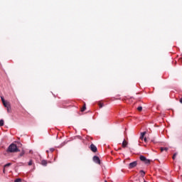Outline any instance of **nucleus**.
<instances>
[{"label":"nucleus","mask_w":182,"mask_h":182,"mask_svg":"<svg viewBox=\"0 0 182 182\" xmlns=\"http://www.w3.org/2000/svg\"><path fill=\"white\" fill-rule=\"evenodd\" d=\"M144 136H146V132H142L140 136L141 140H143L144 139Z\"/></svg>","instance_id":"nucleus-8"},{"label":"nucleus","mask_w":182,"mask_h":182,"mask_svg":"<svg viewBox=\"0 0 182 182\" xmlns=\"http://www.w3.org/2000/svg\"><path fill=\"white\" fill-rule=\"evenodd\" d=\"M17 151H19V149H18V146L15 144H10L7 149L8 153H17Z\"/></svg>","instance_id":"nucleus-1"},{"label":"nucleus","mask_w":182,"mask_h":182,"mask_svg":"<svg viewBox=\"0 0 182 182\" xmlns=\"http://www.w3.org/2000/svg\"><path fill=\"white\" fill-rule=\"evenodd\" d=\"M140 173H141V177H144V176H146V172L144 171L141 170Z\"/></svg>","instance_id":"nucleus-9"},{"label":"nucleus","mask_w":182,"mask_h":182,"mask_svg":"<svg viewBox=\"0 0 182 182\" xmlns=\"http://www.w3.org/2000/svg\"><path fill=\"white\" fill-rule=\"evenodd\" d=\"M50 151H51V153H53V151H55V148H50Z\"/></svg>","instance_id":"nucleus-20"},{"label":"nucleus","mask_w":182,"mask_h":182,"mask_svg":"<svg viewBox=\"0 0 182 182\" xmlns=\"http://www.w3.org/2000/svg\"><path fill=\"white\" fill-rule=\"evenodd\" d=\"M144 141H145V143L147 141V138H144Z\"/></svg>","instance_id":"nucleus-25"},{"label":"nucleus","mask_w":182,"mask_h":182,"mask_svg":"<svg viewBox=\"0 0 182 182\" xmlns=\"http://www.w3.org/2000/svg\"><path fill=\"white\" fill-rule=\"evenodd\" d=\"M0 126H4V119H0Z\"/></svg>","instance_id":"nucleus-13"},{"label":"nucleus","mask_w":182,"mask_h":182,"mask_svg":"<svg viewBox=\"0 0 182 182\" xmlns=\"http://www.w3.org/2000/svg\"><path fill=\"white\" fill-rule=\"evenodd\" d=\"M6 109H7V112H10V108H9V107H7Z\"/></svg>","instance_id":"nucleus-23"},{"label":"nucleus","mask_w":182,"mask_h":182,"mask_svg":"<svg viewBox=\"0 0 182 182\" xmlns=\"http://www.w3.org/2000/svg\"><path fill=\"white\" fill-rule=\"evenodd\" d=\"M3 173H5V169H4Z\"/></svg>","instance_id":"nucleus-26"},{"label":"nucleus","mask_w":182,"mask_h":182,"mask_svg":"<svg viewBox=\"0 0 182 182\" xmlns=\"http://www.w3.org/2000/svg\"><path fill=\"white\" fill-rule=\"evenodd\" d=\"M105 182H107V181H105Z\"/></svg>","instance_id":"nucleus-28"},{"label":"nucleus","mask_w":182,"mask_h":182,"mask_svg":"<svg viewBox=\"0 0 182 182\" xmlns=\"http://www.w3.org/2000/svg\"><path fill=\"white\" fill-rule=\"evenodd\" d=\"M93 161L94 163H96V164H100V158H99L97 156H94Z\"/></svg>","instance_id":"nucleus-4"},{"label":"nucleus","mask_w":182,"mask_h":182,"mask_svg":"<svg viewBox=\"0 0 182 182\" xmlns=\"http://www.w3.org/2000/svg\"><path fill=\"white\" fill-rule=\"evenodd\" d=\"M90 150L91 151H93V153H96V151H97V147H96L95 144H92L90 145Z\"/></svg>","instance_id":"nucleus-5"},{"label":"nucleus","mask_w":182,"mask_h":182,"mask_svg":"<svg viewBox=\"0 0 182 182\" xmlns=\"http://www.w3.org/2000/svg\"><path fill=\"white\" fill-rule=\"evenodd\" d=\"M3 105H4V107H9V106L8 105V102H6V101H5L4 102H3Z\"/></svg>","instance_id":"nucleus-11"},{"label":"nucleus","mask_w":182,"mask_h":182,"mask_svg":"<svg viewBox=\"0 0 182 182\" xmlns=\"http://www.w3.org/2000/svg\"><path fill=\"white\" fill-rule=\"evenodd\" d=\"M21 181H22V179H21V178H16V179L14 181V182H21Z\"/></svg>","instance_id":"nucleus-15"},{"label":"nucleus","mask_w":182,"mask_h":182,"mask_svg":"<svg viewBox=\"0 0 182 182\" xmlns=\"http://www.w3.org/2000/svg\"><path fill=\"white\" fill-rule=\"evenodd\" d=\"M136 166H137V161H134L133 162H131L129 164L128 168H134V167H136Z\"/></svg>","instance_id":"nucleus-3"},{"label":"nucleus","mask_w":182,"mask_h":182,"mask_svg":"<svg viewBox=\"0 0 182 182\" xmlns=\"http://www.w3.org/2000/svg\"><path fill=\"white\" fill-rule=\"evenodd\" d=\"M176 156H177V154H174L173 155V157H172L173 160H176Z\"/></svg>","instance_id":"nucleus-16"},{"label":"nucleus","mask_w":182,"mask_h":182,"mask_svg":"<svg viewBox=\"0 0 182 182\" xmlns=\"http://www.w3.org/2000/svg\"><path fill=\"white\" fill-rule=\"evenodd\" d=\"M41 164L42 166H48V161H46V160H42Z\"/></svg>","instance_id":"nucleus-6"},{"label":"nucleus","mask_w":182,"mask_h":182,"mask_svg":"<svg viewBox=\"0 0 182 182\" xmlns=\"http://www.w3.org/2000/svg\"><path fill=\"white\" fill-rule=\"evenodd\" d=\"M1 99L2 103H4L5 102V99L4 98V97H1Z\"/></svg>","instance_id":"nucleus-18"},{"label":"nucleus","mask_w":182,"mask_h":182,"mask_svg":"<svg viewBox=\"0 0 182 182\" xmlns=\"http://www.w3.org/2000/svg\"><path fill=\"white\" fill-rule=\"evenodd\" d=\"M23 154H25V152H23V151L21 152L20 157H22V156H23Z\"/></svg>","instance_id":"nucleus-21"},{"label":"nucleus","mask_w":182,"mask_h":182,"mask_svg":"<svg viewBox=\"0 0 182 182\" xmlns=\"http://www.w3.org/2000/svg\"><path fill=\"white\" fill-rule=\"evenodd\" d=\"M103 106H104L103 104H102V103L99 104L100 109H102V107H103Z\"/></svg>","instance_id":"nucleus-19"},{"label":"nucleus","mask_w":182,"mask_h":182,"mask_svg":"<svg viewBox=\"0 0 182 182\" xmlns=\"http://www.w3.org/2000/svg\"><path fill=\"white\" fill-rule=\"evenodd\" d=\"M139 159L141 160V161H143L144 164H150V159H147V158H146V156L143 155H141L139 156Z\"/></svg>","instance_id":"nucleus-2"},{"label":"nucleus","mask_w":182,"mask_h":182,"mask_svg":"<svg viewBox=\"0 0 182 182\" xmlns=\"http://www.w3.org/2000/svg\"><path fill=\"white\" fill-rule=\"evenodd\" d=\"M9 166H12V164L11 163H8V164L4 165V167H9Z\"/></svg>","instance_id":"nucleus-12"},{"label":"nucleus","mask_w":182,"mask_h":182,"mask_svg":"<svg viewBox=\"0 0 182 182\" xmlns=\"http://www.w3.org/2000/svg\"><path fill=\"white\" fill-rule=\"evenodd\" d=\"M85 110H86V105H85H85H83V107H82L81 112H85Z\"/></svg>","instance_id":"nucleus-10"},{"label":"nucleus","mask_w":182,"mask_h":182,"mask_svg":"<svg viewBox=\"0 0 182 182\" xmlns=\"http://www.w3.org/2000/svg\"><path fill=\"white\" fill-rule=\"evenodd\" d=\"M32 164H33V161L30 160L28 162V166H32Z\"/></svg>","instance_id":"nucleus-17"},{"label":"nucleus","mask_w":182,"mask_h":182,"mask_svg":"<svg viewBox=\"0 0 182 182\" xmlns=\"http://www.w3.org/2000/svg\"><path fill=\"white\" fill-rule=\"evenodd\" d=\"M161 151H164V147L161 148Z\"/></svg>","instance_id":"nucleus-24"},{"label":"nucleus","mask_w":182,"mask_h":182,"mask_svg":"<svg viewBox=\"0 0 182 182\" xmlns=\"http://www.w3.org/2000/svg\"><path fill=\"white\" fill-rule=\"evenodd\" d=\"M47 153H49V151H47Z\"/></svg>","instance_id":"nucleus-27"},{"label":"nucleus","mask_w":182,"mask_h":182,"mask_svg":"<svg viewBox=\"0 0 182 182\" xmlns=\"http://www.w3.org/2000/svg\"><path fill=\"white\" fill-rule=\"evenodd\" d=\"M165 150V151H167V150H168V148H167V147H165V148H164V151Z\"/></svg>","instance_id":"nucleus-22"},{"label":"nucleus","mask_w":182,"mask_h":182,"mask_svg":"<svg viewBox=\"0 0 182 182\" xmlns=\"http://www.w3.org/2000/svg\"><path fill=\"white\" fill-rule=\"evenodd\" d=\"M127 142L126 141V139H124L122 142V147H127Z\"/></svg>","instance_id":"nucleus-7"},{"label":"nucleus","mask_w":182,"mask_h":182,"mask_svg":"<svg viewBox=\"0 0 182 182\" xmlns=\"http://www.w3.org/2000/svg\"><path fill=\"white\" fill-rule=\"evenodd\" d=\"M137 110H139V112H141V110H143V107H138Z\"/></svg>","instance_id":"nucleus-14"}]
</instances>
